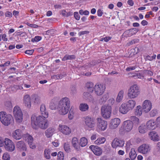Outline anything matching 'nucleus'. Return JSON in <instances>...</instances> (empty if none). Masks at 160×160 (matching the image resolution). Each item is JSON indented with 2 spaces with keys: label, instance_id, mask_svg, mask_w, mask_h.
<instances>
[{
  "label": "nucleus",
  "instance_id": "f257e3e1",
  "mask_svg": "<svg viewBox=\"0 0 160 160\" xmlns=\"http://www.w3.org/2000/svg\"><path fill=\"white\" fill-rule=\"evenodd\" d=\"M45 118L41 116H36L33 115L31 118V124L32 126H38L42 129H45L49 124L48 120Z\"/></svg>",
  "mask_w": 160,
  "mask_h": 160
},
{
  "label": "nucleus",
  "instance_id": "f03ea898",
  "mask_svg": "<svg viewBox=\"0 0 160 160\" xmlns=\"http://www.w3.org/2000/svg\"><path fill=\"white\" fill-rule=\"evenodd\" d=\"M70 104V102L68 98L67 97L62 98L58 103V110L59 113L62 115L67 114L69 110Z\"/></svg>",
  "mask_w": 160,
  "mask_h": 160
},
{
  "label": "nucleus",
  "instance_id": "7ed1b4c3",
  "mask_svg": "<svg viewBox=\"0 0 160 160\" xmlns=\"http://www.w3.org/2000/svg\"><path fill=\"white\" fill-rule=\"evenodd\" d=\"M0 120L3 124L8 126L13 121V118L12 115L7 114L6 112H0Z\"/></svg>",
  "mask_w": 160,
  "mask_h": 160
},
{
  "label": "nucleus",
  "instance_id": "20e7f679",
  "mask_svg": "<svg viewBox=\"0 0 160 160\" xmlns=\"http://www.w3.org/2000/svg\"><path fill=\"white\" fill-rule=\"evenodd\" d=\"M140 90L138 86L134 84L131 86L128 89V96L130 98H136L139 94Z\"/></svg>",
  "mask_w": 160,
  "mask_h": 160
},
{
  "label": "nucleus",
  "instance_id": "39448f33",
  "mask_svg": "<svg viewBox=\"0 0 160 160\" xmlns=\"http://www.w3.org/2000/svg\"><path fill=\"white\" fill-rule=\"evenodd\" d=\"M13 112L17 122H21L23 119V114L20 107L18 106H15L13 108Z\"/></svg>",
  "mask_w": 160,
  "mask_h": 160
},
{
  "label": "nucleus",
  "instance_id": "423d86ee",
  "mask_svg": "<svg viewBox=\"0 0 160 160\" xmlns=\"http://www.w3.org/2000/svg\"><path fill=\"white\" fill-rule=\"evenodd\" d=\"M101 111V115L104 118L107 119L110 118L112 112L111 107L104 105L102 107Z\"/></svg>",
  "mask_w": 160,
  "mask_h": 160
},
{
  "label": "nucleus",
  "instance_id": "0eeeda50",
  "mask_svg": "<svg viewBox=\"0 0 160 160\" xmlns=\"http://www.w3.org/2000/svg\"><path fill=\"white\" fill-rule=\"evenodd\" d=\"M5 144L4 145L5 149L9 152H12L15 149V146L13 142L9 138H5Z\"/></svg>",
  "mask_w": 160,
  "mask_h": 160
},
{
  "label": "nucleus",
  "instance_id": "6e6552de",
  "mask_svg": "<svg viewBox=\"0 0 160 160\" xmlns=\"http://www.w3.org/2000/svg\"><path fill=\"white\" fill-rule=\"evenodd\" d=\"M151 146L148 144H143L138 147V151L142 154H146L149 153L151 150Z\"/></svg>",
  "mask_w": 160,
  "mask_h": 160
},
{
  "label": "nucleus",
  "instance_id": "1a4fd4ad",
  "mask_svg": "<svg viewBox=\"0 0 160 160\" xmlns=\"http://www.w3.org/2000/svg\"><path fill=\"white\" fill-rule=\"evenodd\" d=\"M105 89V85L102 84L96 85L94 87L95 93L97 95L100 96L102 94Z\"/></svg>",
  "mask_w": 160,
  "mask_h": 160
},
{
  "label": "nucleus",
  "instance_id": "9d476101",
  "mask_svg": "<svg viewBox=\"0 0 160 160\" xmlns=\"http://www.w3.org/2000/svg\"><path fill=\"white\" fill-rule=\"evenodd\" d=\"M152 107V103L151 101L148 100H145L142 105V111L145 113L148 112L151 109Z\"/></svg>",
  "mask_w": 160,
  "mask_h": 160
},
{
  "label": "nucleus",
  "instance_id": "9b49d317",
  "mask_svg": "<svg viewBox=\"0 0 160 160\" xmlns=\"http://www.w3.org/2000/svg\"><path fill=\"white\" fill-rule=\"evenodd\" d=\"M133 126V123L131 121L128 120L123 122L122 127L124 131L129 132L132 129Z\"/></svg>",
  "mask_w": 160,
  "mask_h": 160
},
{
  "label": "nucleus",
  "instance_id": "f8f14e48",
  "mask_svg": "<svg viewBox=\"0 0 160 160\" xmlns=\"http://www.w3.org/2000/svg\"><path fill=\"white\" fill-rule=\"evenodd\" d=\"M124 144V141L117 138H114L112 143V146L113 148H116L117 147H122L123 146Z\"/></svg>",
  "mask_w": 160,
  "mask_h": 160
},
{
  "label": "nucleus",
  "instance_id": "ddd939ff",
  "mask_svg": "<svg viewBox=\"0 0 160 160\" xmlns=\"http://www.w3.org/2000/svg\"><path fill=\"white\" fill-rule=\"evenodd\" d=\"M97 125L98 128L101 130L104 131L107 128V122L101 118H97Z\"/></svg>",
  "mask_w": 160,
  "mask_h": 160
},
{
  "label": "nucleus",
  "instance_id": "4468645a",
  "mask_svg": "<svg viewBox=\"0 0 160 160\" xmlns=\"http://www.w3.org/2000/svg\"><path fill=\"white\" fill-rule=\"evenodd\" d=\"M59 130L62 133L66 135H69L71 132V129L65 125H59Z\"/></svg>",
  "mask_w": 160,
  "mask_h": 160
},
{
  "label": "nucleus",
  "instance_id": "2eb2a0df",
  "mask_svg": "<svg viewBox=\"0 0 160 160\" xmlns=\"http://www.w3.org/2000/svg\"><path fill=\"white\" fill-rule=\"evenodd\" d=\"M31 98L28 94H25L23 96V103L27 108H30L31 106Z\"/></svg>",
  "mask_w": 160,
  "mask_h": 160
},
{
  "label": "nucleus",
  "instance_id": "dca6fc26",
  "mask_svg": "<svg viewBox=\"0 0 160 160\" xmlns=\"http://www.w3.org/2000/svg\"><path fill=\"white\" fill-rule=\"evenodd\" d=\"M86 126L88 128H92L95 126V122L94 120L88 117H87L85 120Z\"/></svg>",
  "mask_w": 160,
  "mask_h": 160
},
{
  "label": "nucleus",
  "instance_id": "f3484780",
  "mask_svg": "<svg viewBox=\"0 0 160 160\" xmlns=\"http://www.w3.org/2000/svg\"><path fill=\"white\" fill-rule=\"evenodd\" d=\"M22 134V130L20 129H17L12 132V138L16 140H18L21 138Z\"/></svg>",
  "mask_w": 160,
  "mask_h": 160
},
{
  "label": "nucleus",
  "instance_id": "a211bd4d",
  "mask_svg": "<svg viewBox=\"0 0 160 160\" xmlns=\"http://www.w3.org/2000/svg\"><path fill=\"white\" fill-rule=\"evenodd\" d=\"M89 148L96 155L100 156L102 153V149L97 146L91 145Z\"/></svg>",
  "mask_w": 160,
  "mask_h": 160
},
{
  "label": "nucleus",
  "instance_id": "6ab92c4d",
  "mask_svg": "<svg viewBox=\"0 0 160 160\" xmlns=\"http://www.w3.org/2000/svg\"><path fill=\"white\" fill-rule=\"evenodd\" d=\"M120 120L117 118H115L112 119L111 120L110 124V128L112 129L116 128L120 123Z\"/></svg>",
  "mask_w": 160,
  "mask_h": 160
},
{
  "label": "nucleus",
  "instance_id": "aec40b11",
  "mask_svg": "<svg viewBox=\"0 0 160 160\" xmlns=\"http://www.w3.org/2000/svg\"><path fill=\"white\" fill-rule=\"evenodd\" d=\"M16 148L19 150L26 151L27 148L24 142L22 141L18 142L16 143Z\"/></svg>",
  "mask_w": 160,
  "mask_h": 160
},
{
  "label": "nucleus",
  "instance_id": "412c9836",
  "mask_svg": "<svg viewBox=\"0 0 160 160\" xmlns=\"http://www.w3.org/2000/svg\"><path fill=\"white\" fill-rule=\"evenodd\" d=\"M119 110L123 114H125L130 111L125 103L122 104L119 107Z\"/></svg>",
  "mask_w": 160,
  "mask_h": 160
},
{
  "label": "nucleus",
  "instance_id": "4be33fe9",
  "mask_svg": "<svg viewBox=\"0 0 160 160\" xmlns=\"http://www.w3.org/2000/svg\"><path fill=\"white\" fill-rule=\"evenodd\" d=\"M72 144L74 148L77 151L80 150V147L78 145V140L77 138L74 137L72 140Z\"/></svg>",
  "mask_w": 160,
  "mask_h": 160
},
{
  "label": "nucleus",
  "instance_id": "5701e85b",
  "mask_svg": "<svg viewBox=\"0 0 160 160\" xmlns=\"http://www.w3.org/2000/svg\"><path fill=\"white\" fill-rule=\"evenodd\" d=\"M150 138L154 141H158L159 140V136L157 133L154 131L150 132L148 134Z\"/></svg>",
  "mask_w": 160,
  "mask_h": 160
},
{
  "label": "nucleus",
  "instance_id": "b1692460",
  "mask_svg": "<svg viewBox=\"0 0 160 160\" xmlns=\"http://www.w3.org/2000/svg\"><path fill=\"white\" fill-rule=\"evenodd\" d=\"M156 122L153 120L148 121L146 123V126L148 130H153L155 128Z\"/></svg>",
  "mask_w": 160,
  "mask_h": 160
},
{
  "label": "nucleus",
  "instance_id": "393cba45",
  "mask_svg": "<svg viewBox=\"0 0 160 160\" xmlns=\"http://www.w3.org/2000/svg\"><path fill=\"white\" fill-rule=\"evenodd\" d=\"M40 110L42 116L45 118H47L48 116V113L46 111L45 105L44 104L41 105Z\"/></svg>",
  "mask_w": 160,
  "mask_h": 160
},
{
  "label": "nucleus",
  "instance_id": "a878e982",
  "mask_svg": "<svg viewBox=\"0 0 160 160\" xmlns=\"http://www.w3.org/2000/svg\"><path fill=\"white\" fill-rule=\"evenodd\" d=\"M55 131V129L52 127H50L45 131V135L48 138L51 137Z\"/></svg>",
  "mask_w": 160,
  "mask_h": 160
},
{
  "label": "nucleus",
  "instance_id": "bb28decb",
  "mask_svg": "<svg viewBox=\"0 0 160 160\" xmlns=\"http://www.w3.org/2000/svg\"><path fill=\"white\" fill-rule=\"evenodd\" d=\"M136 103L135 101L133 100H129L125 103L130 111L133 109L136 105Z\"/></svg>",
  "mask_w": 160,
  "mask_h": 160
},
{
  "label": "nucleus",
  "instance_id": "cd10ccee",
  "mask_svg": "<svg viewBox=\"0 0 160 160\" xmlns=\"http://www.w3.org/2000/svg\"><path fill=\"white\" fill-rule=\"evenodd\" d=\"M31 98L35 104H39L41 101V98L37 94H33L32 95Z\"/></svg>",
  "mask_w": 160,
  "mask_h": 160
},
{
  "label": "nucleus",
  "instance_id": "c85d7f7f",
  "mask_svg": "<svg viewBox=\"0 0 160 160\" xmlns=\"http://www.w3.org/2000/svg\"><path fill=\"white\" fill-rule=\"evenodd\" d=\"M94 84L92 82H88L86 84V87L87 88V91L90 93H92L94 89Z\"/></svg>",
  "mask_w": 160,
  "mask_h": 160
},
{
  "label": "nucleus",
  "instance_id": "c756f323",
  "mask_svg": "<svg viewBox=\"0 0 160 160\" xmlns=\"http://www.w3.org/2000/svg\"><path fill=\"white\" fill-rule=\"evenodd\" d=\"M28 138H27L28 144L30 147L32 149H34L36 148V146L34 145L32 142L33 141V138L32 136L29 135H28Z\"/></svg>",
  "mask_w": 160,
  "mask_h": 160
},
{
  "label": "nucleus",
  "instance_id": "7c9ffc66",
  "mask_svg": "<svg viewBox=\"0 0 160 160\" xmlns=\"http://www.w3.org/2000/svg\"><path fill=\"white\" fill-rule=\"evenodd\" d=\"M138 130L140 133H144L147 132L148 129L145 124H142L139 127Z\"/></svg>",
  "mask_w": 160,
  "mask_h": 160
},
{
  "label": "nucleus",
  "instance_id": "2f4dec72",
  "mask_svg": "<svg viewBox=\"0 0 160 160\" xmlns=\"http://www.w3.org/2000/svg\"><path fill=\"white\" fill-rule=\"evenodd\" d=\"M124 93V91L123 90H121L119 92L116 99V101L117 102H119L122 101Z\"/></svg>",
  "mask_w": 160,
  "mask_h": 160
},
{
  "label": "nucleus",
  "instance_id": "473e14b6",
  "mask_svg": "<svg viewBox=\"0 0 160 160\" xmlns=\"http://www.w3.org/2000/svg\"><path fill=\"white\" fill-rule=\"evenodd\" d=\"M88 143V140L86 138L82 137L80 139L79 145L82 147L86 146Z\"/></svg>",
  "mask_w": 160,
  "mask_h": 160
},
{
  "label": "nucleus",
  "instance_id": "72a5a7b5",
  "mask_svg": "<svg viewBox=\"0 0 160 160\" xmlns=\"http://www.w3.org/2000/svg\"><path fill=\"white\" fill-rule=\"evenodd\" d=\"M89 108L88 105L85 103H81L79 106L80 110L82 112H85L88 110Z\"/></svg>",
  "mask_w": 160,
  "mask_h": 160
},
{
  "label": "nucleus",
  "instance_id": "f704fd0d",
  "mask_svg": "<svg viewBox=\"0 0 160 160\" xmlns=\"http://www.w3.org/2000/svg\"><path fill=\"white\" fill-rule=\"evenodd\" d=\"M51 150L49 148H46L44 152V156L47 159H49L51 157L50 156Z\"/></svg>",
  "mask_w": 160,
  "mask_h": 160
},
{
  "label": "nucleus",
  "instance_id": "c9c22d12",
  "mask_svg": "<svg viewBox=\"0 0 160 160\" xmlns=\"http://www.w3.org/2000/svg\"><path fill=\"white\" fill-rule=\"evenodd\" d=\"M131 121L132 123L133 124L135 125H138L140 123L139 119L137 117L134 116H132L130 117Z\"/></svg>",
  "mask_w": 160,
  "mask_h": 160
},
{
  "label": "nucleus",
  "instance_id": "e433bc0d",
  "mask_svg": "<svg viewBox=\"0 0 160 160\" xmlns=\"http://www.w3.org/2000/svg\"><path fill=\"white\" fill-rule=\"evenodd\" d=\"M137 156L136 152L134 148H132L129 153V157L132 160H134Z\"/></svg>",
  "mask_w": 160,
  "mask_h": 160
},
{
  "label": "nucleus",
  "instance_id": "4c0bfd02",
  "mask_svg": "<svg viewBox=\"0 0 160 160\" xmlns=\"http://www.w3.org/2000/svg\"><path fill=\"white\" fill-rule=\"evenodd\" d=\"M108 98V94L103 95L99 99V102L101 104H103L105 103L107 99Z\"/></svg>",
  "mask_w": 160,
  "mask_h": 160
},
{
  "label": "nucleus",
  "instance_id": "58836bf2",
  "mask_svg": "<svg viewBox=\"0 0 160 160\" xmlns=\"http://www.w3.org/2000/svg\"><path fill=\"white\" fill-rule=\"evenodd\" d=\"M58 103L56 102H50L49 107L52 110H55L56 109H58Z\"/></svg>",
  "mask_w": 160,
  "mask_h": 160
},
{
  "label": "nucleus",
  "instance_id": "ea45409f",
  "mask_svg": "<svg viewBox=\"0 0 160 160\" xmlns=\"http://www.w3.org/2000/svg\"><path fill=\"white\" fill-rule=\"evenodd\" d=\"M106 141V139L103 137L98 138L95 141V143L97 144H100L104 143Z\"/></svg>",
  "mask_w": 160,
  "mask_h": 160
},
{
  "label": "nucleus",
  "instance_id": "a19ab883",
  "mask_svg": "<svg viewBox=\"0 0 160 160\" xmlns=\"http://www.w3.org/2000/svg\"><path fill=\"white\" fill-rule=\"evenodd\" d=\"M123 34H125L126 37H130L134 35L135 33L133 32L132 30L131 29L127 30L126 31L123 33Z\"/></svg>",
  "mask_w": 160,
  "mask_h": 160
},
{
  "label": "nucleus",
  "instance_id": "79ce46f5",
  "mask_svg": "<svg viewBox=\"0 0 160 160\" xmlns=\"http://www.w3.org/2000/svg\"><path fill=\"white\" fill-rule=\"evenodd\" d=\"M75 56L74 55H65L62 59L63 61H65L67 60H71L74 59Z\"/></svg>",
  "mask_w": 160,
  "mask_h": 160
},
{
  "label": "nucleus",
  "instance_id": "37998d69",
  "mask_svg": "<svg viewBox=\"0 0 160 160\" xmlns=\"http://www.w3.org/2000/svg\"><path fill=\"white\" fill-rule=\"evenodd\" d=\"M63 148L65 151L67 152L70 151V148L69 143L68 142L64 143L63 145Z\"/></svg>",
  "mask_w": 160,
  "mask_h": 160
},
{
  "label": "nucleus",
  "instance_id": "c03bdc74",
  "mask_svg": "<svg viewBox=\"0 0 160 160\" xmlns=\"http://www.w3.org/2000/svg\"><path fill=\"white\" fill-rule=\"evenodd\" d=\"M66 12V11H62L61 14L63 16L68 17L69 16L72 15L73 14V12L70 11Z\"/></svg>",
  "mask_w": 160,
  "mask_h": 160
},
{
  "label": "nucleus",
  "instance_id": "a18cd8bd",
  "mask_svg": "<svg viewBox=\"0 0 160 160\" xmlns=\"http://www.w3.org/2000/svg\"><path fill=\"white\" fill-rule=\"evenodd\" d=\"M4 106L7 109L11 108L12 107V104L10 101H7L5 102Z\"/></svg>",
  "mask_w": 160,
  "mask_h": 160
},
{
  "label": "nucleus",
  "instance_id": "49530a36",
  "mask_svg": "<svg viewBox=\"0 0 160 160\" xmlns=\"http://www.w3.org/2000/svg\"><path fill=\"white\" fill-rule=\"evenodd\" d=\"M58 160H64V154L61 152H59L58 154Z\"/></svg>",
  "mask_w": 160,
  "mask_h": 160
},
{
  "label": "nucleus",
  "instance_id": "de8ad7c7",
  "mask_svg": "<svg viewBox=\"0 0 160 160\" xmlns=\"http://www.w3.org/2000/svg\"><path fill=\"white\" fill-rule=\"evenodd\" d=\"M140 106H138L137 107L136 109V114L139 115H140L142 114V109Z\"/></svg>",
  "mask_w": 160,
  "mask_h": 160
},
{
  "label": "nucleus",
  "instance_id": "09e8293b",
  "mask_svg": "<svg viewBox=\"0 0 160 160\" xmlns=\"http://www.w3.org/2000/svg\"><path fill=\"white\" fill-rule=\"evenodd\" d=\"M2 158L4 160H10V155L8 153H5L3 154Z\"/></svg>",
  "mask_w": 160,
  "mask_h": 160
},
{
  "label": "nucleus",
  "instance_id": "8fccbe9b",
  "mask_svg": "<svg viewBox=\"0 0 160 160\" xmlns=\"http://www.w3.org/2000/svg\"><path fill=\"white\" fill-rule=\"evenodd\" d=\"M10 88L13 92H16L18 90L19 85H14L10 87Z\"/></svg>",
  "mask_w": 160,
  "mask_h": 160
},
{
  "label": "nucleus",
  "instance_id": "3c124183",
  "mask_svg": "<svg viewBox=\"0 0 160 160\" xmlns=\"http://www.w3.org/2000/svg\"><path fill=\"white\" fill-rule=\"evenodd\" d=\"M157 113V111L156 109H152L150 112V115L151 117L155 116Z\"/></svg>",
  "mask_w": 160,
  "mask_h": 160
},
{
  "label": "nucleus",
  "instance_id": "603ef678",
  "mask_svg": "<svg viewBox=\"0 0 160 160\" xmlns=\"http://www.w3.org/2000/svg\"><path fill=\"white\" fill-rule=\"evenodd\" d=\"M42 38L40 36H36L34 38H32L31 39V41L34 42H38L41 40Z\"/></svg>",
  "mask_w": 160,
  "mask_h": 160
},
{
  "label": "nucleus",
  "instance_id": "864d4df0",
  "mask_svg": "<svg viewBox=\"0 0 160 160\" xmlns=\"http://www.w3.org/2000/svg\"><path fill=\"white\" fill-rule=\"evenodd\" d=\"M115 102L114 98H110L108 101V106H110L113 104Z\"/></svg>",
  "mask_w": 160,
  "mask_h": 160
},
{
  "label": "nucleus",
  "instance_id": "5fc2aeb1",
  "mask_svg": "<svg viewBox=\"0 0 160 160\" xmlns=\"http://www.w3.org/2000/svg\"><path fill=\"white\" fill-rule=\"evenodd\" d=\"M74 112L72 110H70L68 114V118L69 119L71 120L73 118Z\"/></svg>",
  "mask_w": 160,
  "mask_h": 160
},
{
  "label": "nucleus",
  "instance_id": "6e6d98bb",
  "mask_svg": "<svg viewBox=\"0 0 160 160\" xmlns=\"http://www.w3.org/2000/svg\"><path fill=\"white\" fill-rule=\"evenodd\" d=\"M98 135L97 133H93L92 134L90 138L91 140H94L96 139L97 137H98Z\"/></svg>",
  "mask_w": 160,
  "mask_h": 160
},
{
  "label": "nucleus",
  "instance_id": "4d7b16f0",
  "mask_svg": "<svg viewBox=\"0 0 160 160\" xmlns=\"http://www.w3.org/2000/svg\"><path fill=\"white\" fill-rule=\"evenodd\" d=\"M137 67L136 66V65L132 66H130L129 67L127 68L126 69V70L128 72H129L131 70H132L135 69Z\"/></svg>",
  "mask_w": 160,
  "mask_h": 160
},
{
  "label": "nucleus",
  "instance_id": "13d9d810",
  "mask_svg": "<svg viewBox=\"0 0 160 160\" xmlns=\"http://www.w3.org/2000/svg\"><path fill=\"white\" fill-rule=\"evenodd\" d=\"M156 126L160 128V117H158L156 119Z\"/></svg>",
  "mask_w": 160,
  "mask_h": 160
},
{
  "label": "nucleus",
  "instance_id": "bf43d9fd",
  "mask_svg": "<svg viewBox=\"0 0 160 160\" xmlns=\"http://www.w3.org/2000/svg\"><path fill=\"white\" fill-rule=\"evenodd\" d=\"M144 74L148 75L150 76H152L153 75V72L150 70H145L143 72Z\"/></svg>",
  "mask_w": 160,
  "mask_h": 160
},
{
  "label": "nucleus",
  "instance_id": "052dcab7",
  "mask_svg": "<svg viewBox=\"0 0 160 160\" xmlns=\"http://www.w3.org/2000/svg\"><path fill=\"white\" fill-rule=\"evenodd\" d=\"M5 138L0 137V147H2L4 145Z\"/></svg>",
  "mask_w": 160,
  "mask_h": 160
},
{
  "label": "nucleus",
  "instance_id": "680f3d73",
  "mask_svg": "<svg viewBox=\"0 0 160 160\" xmlns=\"http://www.w3.org/2000/svg\"><path fill=\"white\" fill-rule=\"evenodd\" d=\"M89 13L88 11H79V13L82 15H88Z\"/></svg>",
  "mask_w": 160,
  "mask_h": 160
},
{
  "label": "nucleus",
  "instance_id": "e2e57ef3",
  "mask_svg": "<svg viewBox=\"0 0 160 160\" xmlns=\"http://www.w3.org/2000/svg\"><path fill=\"white\" fill-rule=\"evenodd\" d=\"M54 79H58L62 78V75L61 74L55 75L53 76Z\"/></svg>",
  "mask_w": 160,
  "mask_h": 160
},
{
  "label": "nucleus",
  "instance_id": "0e129e2a",
  "mask_svg": "<svg viewBox=\"0 0 160 160\" xmlns=\"http://www.w3.org/2000/svg\"><path fill=\"white\" fill-rule=\"evenodd\" d=\"M137 76L135 78H140V79H143L144 78V76L140 73H137L136 74Z\"/></svg>",
  "mask_w": 160,
  "mask_h": 160
},
{
  "label": "nucleus",
  "instance_id": "69168bd1",
  "mask_svg": "<svg viewBox=\"0 0 160 160\" xmlns=\"http://www.w3.org/2000/svg\"><path fill=\"white\" fill-rule=\"evenodd\" d=\"M89 33V32L88 31H84L80 32H79L78 34L79 35L81 36L82 35L88 34Z\"/></svg>",
  "mask_w": 160,
  "mask_h": 160
},
{
  "label": "nucleus",
  "instance_id": "338daca9",
  "mask_svg": "<svg viewBox=\"0 0 160 160\" xmlns=\"http://www.w3.org/2000/svg\"><path fill=\"white\" fill-rule=\"evenodd\" d=\"M139 42V40L137 39H133L129 43L128 45H130L132 44L133 43H137Z\"/></svg>",
  "mask_w": 160,
  "mask_h": 160
},
{
  "label": "nucleus",
  "instance_id": "774afa93",
  "mask_svg": "<svg viewBox=\"0 0 160 160\" xmlns=\"http://www.w3.org/2000/svg\"><path fill=\"white\" fill-rule=\"evenodd\" d=\"M74 16L77 20H79L80 19V16L78 12H75L74 13Z\"/></svg>",
  "mask_w": 160,
  "mask_h": 160
}]
</instances>
